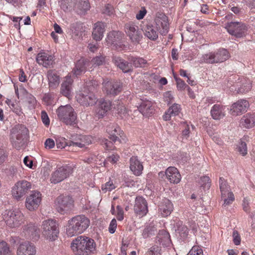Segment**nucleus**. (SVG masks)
<instances>
[{
  "label": "nucleus",
  "mask_w": 255,
  "mask_h": 255,
  "mask_svg": "<svg viewBox=\"0 0 255 255\" xmlns=\"http://www.w3.org/2000/svg\"><path fill=\"white\" fill-rule=\"evenodd\" d=\"M89 63L87 60L83 58H81L77 61L75 63V67L72 70L73 74L76 76H78L85 73Z\"/></svg>",
  "instance_id": "c85d7f7f"
},
{
  "label": "nucleus",
  "mask_w": 255,
  "mask_h": 255,
  "mask_svg": "<svg viewBox=\"0 0 255 255\" xmlns=\"http://www.w3.org/2000/svg\"><path fill=\"white\" fill-rule=\"evenodd\" d=\"M154 230L150 227L146 228L143 231L142 236L144 238H151L154 235Z\"/></svg>",
  "instance_id": "864d4df0"
},
{
  "label": "nucleus",
  "mask_w": 255,
  "mask_h": 255,
  "mask_svg": "<svg viewBox=\"0 0 255 255\" xmlns=\"http://www.w3.org/2000/svg\"><path fill=\"white\" fill-rule=\"evenodd\" d=\"M158 239H170V236L169 233L165 230L159 231L157 235Z\"/></svg>",
  "instance_id": "13d9d810"
},
{
  "label": "nucleus",
  "mask_w": 255,
  "mask_h": 255,
  "mask_svg": "<svg viewBox=\"0 0 255 255\" xmlns=\"http://www.w3.org/2000/svg\"><path fill=\"white\" fill-rule=\"evenodd\" d=\"M10 250L7 244L4 241L0 242V255H9Z\"/></svg>",
  "instance_id": "c03bdc74"
},
{
  "label": "nucleus",
  "mask_w": 255,
  "mask_h": 255,
  "mask_svg": "<svg viewBox=\"0 0 255 255\" xmlns=\"http://www.w3.org/2000/svg\"><path fill=\"white\" fill-rule=\"evenodd\" d=\"M28 133L27 128L24 126L20 125L16 133L13 134L11 137L12 145L16 149H19L24 143Z\"/></svg>",
  "instance_id": "2eb2a0df"
},
{
  "label": "nucleus",
  "mask_w": 255,
  "mask_h": 255,
  "mask_svg": "<svg viewBox=\"0 0 255 255\" xmlns=\"http://www.w3.org/2000/svg\"><path fill=\"white\" fill-rule=\"evenodd\" d=\"M146 9L144 7H142L141 9L136 14V18L138 20L142 19L146 14Z\"/></svg>",
  "instance_id": "774afa93"
},
{
  "label": "nucleus",
  "mask_w": 255,
  "mask_h": 255,
  "mask_svg": "<svg viewBox=\"0 0 255 255\" xmlns=\"http://www.w3.org/2000/svg\"><path fill=\"white\" fill-rule=\"evenodd\" d=\"M224 199V204L223 205L224 206H226L227 205H229L232 203V202L235 200V197L234 194L233 192H228V194H227L226 197L222 198Z\"/></svg>",
  "instance_id": "de8ad7c7"
},
{
  "label": "nucleus",
  "mask_w": 255,
  "mask_h": 255,
  "mask_svg": "<svg viewBox=\"0 0 255 255\" xmlns=\"http://www.w3.org/2000/svg\"><path fill=\"white\" fill-rule=\"evenodd\" d=\"M106 57L104 55H100L94 57L90 62V64H91L92 67H95L103 65L105 63Z\"/></svg>",
  "instance_id": "a19ab883"
},
{
  "label": "nucleus",
  "mask_w": 255,
  "mask_h": 255,
  "mask_svg": "<svg viewBox=\"0 0 255 255\" xmlns=\"http://www.w3.org/2000/svg\"><path fill=\"white\" fill-rule=\"evenodd\" d=\"M98 86L95 81L86 84V87L77 94V101L82 105L86 107L94 105L97 102V98L94 94Z\"/></svg>",
  "instance_id": "f03ea898"
},
{
  "label": "nucleus",
  "mask_w": 255,
  "mask_h": 255,
  "mask_svg": "<svg viewBox=\"0 0 255 255\" xmlns=\"http://www.w3.org/2000/svg\"><path fill=\"white\" fill-rule=\"evenodd\" d=\"M75 7L77 8L78 12L83 14L89 10L90 6L88 0H77Z\"/></svg>",
  "instance_id": "f704fd0d"
},
{
  "label": "nucleus",
  "mask_w": 255,
  "mask_h": 255,
  "mask_svg": "<svg viewBox=\"0 0 255 255\" xmlns=\"http://www.w3.org/2000/svg\"><path fill=\"white\" fill-rule=\"evenodd\" d=\"M238 151L243 156H245L247 154L248 149L247 144L245 142L242 140H240L238 146Z\"/></svg>",
  "instance_id": "49530a36"
},
{
  "label": "nucleus",
  "mask_w": 255,
  "mask_h": 255,
  "mask_svg": "<svg viewBox=\"0 0 255 255\" xmlns=\"http://www.w3.org/2000/svg\"><path fill=\"white\" fill-rule=\"evenodd\" d=\"M138 110L143 116H150L153 112L151 102L148 100L142 101L138 107Z\"/></svg>",
  "instance_id": "72a5a7b5"
},
{
  "label": "nucleus",
  "mask_w": 255,
  "mask_h": 255,
  "mask_svg": "<svg viewBox=\"0 0 255 255\" xmlns=\"http://www.w3.org/2000/svg\"><path fill=\"white\" fill-rule=\"evenodd\" d=\"M103 13L108 15H111L114 13V7L113 6L109 4H107L105 6L104 9H103Z\"/></svg>",
  "instance_id": "052dcab7"
},
{
  "label": "nucleus",
  "mask_w": 255,
  "mask_h": 255,
  "mask_svg": "<svg viewBox=\"0 0 255 255\" xmlns=\"http://www.w3.org/2000/svg\"><path fill=\"white\" fill-rule=\"evenodd\" d=\"M250 107L249 102L244 99H241L232 104L230 113L232 116H237L246 112Z\"/></svg>",
  "instance_id": "f3484780"
},
{
  "label": "nucleus",
  "mask_w": 255,
  "mask_h": 255,
  "mask_svg": "<svg viewBox=\"0 0 255 255\" xmlns=\"http://www.w3.org/2000/svg\"><path fill=\"white\" fill-rule=\"evenodd\" d=\"M133 210L135 214L140 217L146 215L148 212V208L145 199L142 197H137L135 200Z\"/></svg>",
  "instance_id": "6ab92c4d"
},
{
  "label": "nucleus",
  "mask_w": 255,
  "mask_h": 255,
  "mask_svg": "<svg viewBox=\"0 0 255 255\" xmlns=\"http://www.w3.org/2000/svg\"><path fill=\"white\" fill-rule=\"evenodd\" d=\"M41 119L42 122L45 126H49L50 124V120L46 112L44 111L41 112Z\"/></svg>",
  "instance_id": "0e129e2a"
},
{
  "label": "nucleus",
  "mask_w": 255,
  "mask_h": 255,
  "mask_svg": "<svg viewBox=\"0 0 255 255\" xmlns=\"http://www.w3.org/2000/svg\"><path fill=\"white\" fill-rule=\"evenodd\" d=\"M94 240H73L71 248L77 255H88L95 248Z\"/></svg>",
  "instance_id": "6e6552de"
},
{
  "label": "nucleus",
  "mask_w": 255,
  "mask_h": 255,
  "mask_svg": "<svg viewBox=\"0 0 255 255\" xmlns=\"http://www.w3.org/2000/svg\"><path fill=\"white\" fill-rule=\"evenodd\" d=\"M73 4V0H62L60 3V6L64 11H66L72 7Z\"/></svg>",
  "instance_id": "3c124183"
},
{
  "label": "nucleus",
  "mask_w": 255,
  "mask_h": 255,
  "mask_svg": "<svg viewBox=\"0 0 255 255\" xmlns=\"http://www.w3.org/2000/svg\"><path fill=\"white\" fill-rule=\"evenodd\" d=\"M48 81V85L50 89H55L59 85L60 77L57 72L54 70H49L46 73Z\"/></svg>",
  "instance_id": "4be33fe9"
},
{
  "label": "nucleus",
  "mask_w": 255,
  "mask_h": 255,
  "mask_svg": "<svg viewBox=\"0 0 255 255\" xmlns=\"http://www.w3.org/2000/svg\"><path fill=\"white\" fill-rule=\"evenodd\" d=\"M56 112L58 119L66 125L74 126L77 124V114L71 105L61 106Z\"/></svg>",
  "instance_id": "20e7f679"
},
{
  "label": "nucleus",
  "mask_w": 255,
  "mask_h": 255,
  "mask_svg": "<svg viewBox=\"0 0 255 255\" xmlns=\"http://www.w3.org/2000/svg\"><path fill=\"white\" fill-rule=\"evenodd\" d=\"M72 83L73 80L71 77L66 76L61 85L60 93L68 98L71 97Z\"/></svg>",
  "instance_id": "bb28decb"
},
{
  "label": "nucleus",
  "mask_w": 255,
  "mask_h": 255,
  "mask_svg": "<svg viewBox=\"0 0 255 255\" xmlns=\"http://www.w3.org/2000/svg\"><path fill=\"white\" fill-rule=\"evenodd\" d=\"M129 60L135 67H144L147 64V61L140 57H131Z\"/></svg>",
  "instance_id": "ea45409f"
},
{
  "label": "nucleus",
  "mask_w": 255,
  "mask_h": 255,
  "mask_svg": "<svg viewBox=\"0 0 255 255\" xmlns=\"http://www.w3.org/2000/svg\"><path fill=\"white\" fill-rule=\"evenodd\" d=\"M159 246H161V248H169L172 246L171 240H158L157 242Z\"/></svg>",
  "instance_id": "4d7b16f0"
},
{
  "label": "nucleus",
  "mask_w": 255,
  "mask_h": 255,
  "mask_svg": "<svg viewBox=\"0 0 255 255\" xmlns=\"http://www.w3.org/2000/svg\"><path fill=\"white\" fill-rule=\"evenodd\" d=\"M98 106L107 112L111 109L112 104L110 101H107L105 100V99H101L98 101Z\"/></svg>",
  "instance_id": "37998d69"
},
{
  "label": "nucleus",
  "mask_w": 255,
  "mask_h": 255,
  "mask_svg": "<svg viewBox=\"0 0 255 255\" xmlns=\"http://www.w3.org/2000/svg\"><path fill=\"white\" fill-rule=\"evenodd\" d=\"M187 255H203V251L199 246H193Z\"/></svg>",
  "instance_id": "5fc2aeb1"
},
{
  "label": "nucleus",
  "mask_w": 255,
  "mask_h": 255,
  "mask_svg": "<svg viewBox=\"0 0 255 255\" xmlns=\"http://www.w3.org/2000/svg\"><path fill=\"white\" fill-rule=\"evenodd\" d=\"M42 235L47 239H56L58 237L59 230L56 220L49 219L42 222Z\"/></svg>",
  "instance_id": "0eeeda50"
},
{
  "label": "nucleus",
  "mask_w": 255,
  "mask_h": 255,
  "mask_svg": "<svg viewBox=\"0 0 255 255\" xmlns=\"http://www.w3.org/2000/svg\"><path fill=\"white\" fill-rule=\"evenodd\" d=\"M103 90L107 95H117L122 91V84L118 81L104 82Z\"/></svg>",
  "instance_id": "a211bd4d"
},
{
  "label": "nucleus",
  "mask_w": 255,
  "mask_h": 255,
  "mask_svg": "<svg viewBox=\"0 0 255 255\" xmlns=\"http://www.w3.org/2000/svg\"><path fill=\"white\" fill-rule=\"evenodd\" d=\"M128 240H122V245L121 247V253L122 255H127V248L129 245Z\"/></svg>",
  "instance_id": "338daca9"
},
{
  "label": "nucleus",
  "mask_w": 255,
  "mask_h": 255,
  "mask_svg": "<svg viewBox=\"0 0 255 255\" xmlns=\"http://www.w3.org/2000/svg\"><path fill=\"white\" fill-rule=\"evenodd\" d=\"M90 224L89 220L85 216H76L68 221L66 229L68 237H72L82 233Z\"/></svg>",
  "instance_id": "7ed1b4c3"
},
{
  "label": "nucleus",
  "mask_w": 255,
  "mask_h": 255,
  "mask_svg": "<svg viewBox=\"0 0 255 255\" xmlns=\"http://www.w3.org/2000/svg\"><path fill=\"white\" fill-rule=\"evenodd\" d=\"M219 187L221 193V197H226L227 194L228 192H232L230 191V187L228 185L227 180H226L223 177H220L219 178Z\"/></svg>",
  "instance_id": "c9c22d12"
},
{
  "label": "nucleus",
  "mask_w": 255,
  "mask_h": 255,
  "mask_svg": "<svg viewBox=\"0 0 255 255\" xmlns=\"http://www.w3.org/2000/svg\"><path fill=\"white\" fill-rule=\"evenodd\" d=\"M154 230L150 227L146 228L143 231L142 236L144 238H151L154 235Z\"/></svg>",
  "instance_id": "603ef678"
},
{
  "label": "nucleus",
  "mask_w": 255,
  "mask_h": 255,
  "mask_svg": "<svg viewBox=\"0 0 255 255\" xmlns=\"http://www.w3.org/2000/svg\"><path fill=\"white\" fill-rule=\"evenodd\" d=\"M41 201V194L38 191H32L25 200V207L29 211L37 209Z\"/></svg>",
  "instance_id": "dca6fc26"
},
{
  "label": "nucleus",
  "mask_w": 255,
  "mask_h": 255,
  "mask_svg": "<svg viewBox=\"0 0 255 255\" xmlns=\"http://www.w3.org/2000/svg\"><path fill=\"white\" fill-rule=\"evenodd\" d=\"M173 209L172 204L168 199H165L159 207L160 211L163 217L169 215L172 211Z\"/></svg>",
  "instance_id": "473e14b6"
},
{
  "label": "nucleus",
  "mask_w": 255,
  "mask_h": 255,
  "mask_svg": "<svg viewBox=\"0 0 255 255\" xmlns=\"http://www.w3.org/2000/svg\"><path fill=\"white\" fill-rule=\"evenodd\" d=\"M161 247L159 246L157 242L156 244L148 249L146 255H161Z\"/></svg>",
  "instance_id": "79ce46f5"
},
{
  "label": "nucleus",
  "mask_w": 255,
  "mask_h": 255,
  "mask_svg": "<svg viewBox=\"0 0 255 255\" xmlns=\"http://www.w3.org/2000/svg\"><path fill=\"white\" fill-rule=\"evenodd\" d=\"M176 81L177 88L179 90H183L186 87L188 86L185 84V83L180 78H177L175 77Z\"/></svg>",
  "instance_id": "6e6d98bb"
},
{
  "label": "nucleus",
  "mask_w": 255,
  "mask_h": 255,
  "mask_svg": "<svg viewBox=\"0 0 255 255\" xmlns=\"http://www.w3.org/2000/svg\"><path fill=\"white\" fill-rule=\"evenodd\" d=\"M253 118L252 114H247L244 116L240 121L241 126L248 128L254 127Z\"/></svg>",
  "instance_id": "4c0bfd02"
},
{
  "label": "nucleus",
  "mask_w": 255,
  "mask_h": 255,
  "mask_svg": "<svg viewBox=\"0 0 255 255\" xmlns=\"http://www.w3.org/2000/svg\"><path fill=\"white\" fill-rule=\"evenodd\" d=\"M201 186L205 189H209L211 183L210 178L208 176H204L201 177L200 180Z\"/></svg>",
  "instance_id": "09e8293b"
},
{
  "label": "nucleus",
  "mask_w": 255,
  "mask_h": 255,
  "mask_svg": "<svg viewBox=\"0 0 255 255\" xmlns=\"http://www.w3.org/2000/svg\"><path fill=\"white\" fill-rule=\"evenodd\" d=\"M113 61L124 73H128L132 71L131 64L120 57L114 56Z\"/></svg>",
  "instance_id": "a878e982"
},
{
  "label": "nucleus",
  "mask_w": 255,
  "mask_h": 255,
  "mask_svg": "<svg viewBox=\"0 0 255 255\" xmlns=\"http://www.w3.org/2000/svg\"><path fill=\"white\" fill-rule=\"evenodd\" d=\"M124 30L133 43H138L142 37L141 31L133 22L129 21L126 23L124 26Z\"/></svg>",
  "instance_id": "f8f14e48"
},
{
  "label": "nucleus",
  "mask_w": 255,
  "mask_h": 255,
  "mask_svg": "<svg viewBox=\"0 0 255 255\" xmlns=\"http://www.w3.org/2000/svg\"><path fill=\"white\" fill-rule=\"evenodd\" d=\"M166 176L170 183H178L181 180V175L175 167H169L165 172Z\"/></svg>",
  "instance_id": "b1692460"
},
{
  "label": "nucleus",
  "mask_w": 255,
  "mask_h": 255,
  "mask_svg": "<svg viewBox=\"0 0 255 255\" xmlns=\"http://www.w3.org/2000/svg\"><path fill=\"white\" fill-rule=\"evenodd\" d=\"M225 107L220 105L215 104L211 110V115L214 120H220L225 116Z\"/></svg>",
  "instance_id": "c756f323"
},
{
  "label": "nucleus",
  "mask_w": 255,
  "mask_h": 255,
  "mask_svg": "<svg viewBox=\"0 0 255 255\" xmlns=\"http://www.w3.org/2000/svg\"><path fill=\"white\" fill-rule=\"evenodd\" d=\"M55 144L54 140L51 138L47 139L44 142L45 147L48 149L53 148L55 146Z\"/></svg>",
  "instance_id": "69168bd1"
},
{
  "label": "nucleus",
  "mask_w": 255,
  "mask_h": 255,
  "mask_svg": "<svg viewBox=\"0 0 255 255\" xmlns=\"http://www.w3.org/2000/svg\"><path fill=\"white\" fill-rule=\"evenodd\" d=\"M113 105L114 106V108L117 111L118 113L120 115L122 118H126L128 114L127 109L120 101H115V103H114Z\"/></svg>",
  "instance_id": "58836bf2"
},
{
  "label": "nucleus",
  "mask_w": 255,
  "mask_h": 255,
  "mask_svg": "<svg viewBox=\"0 0 255 255\" xmlns=\"http://www.w3.org/2000/svg\"><path fill=\"white\" fill-rule=\"evenodd\" d=\"M116 187V186L114 183L113 181L110 180L105 184L102 185L101 189L104 193H106L108 191H111L112 190L115 189Z\"/></svg>",
  "instance_id": "a18cd8bd"
},
{
  "label": "nucleus",
  "mask_w": 255,
  "mask_h": 255,
  "mask_svg": "<svg viewBox=\"0 0 255 255\" xmlns=\"http://www.w3.org/2000/svg\"><path fill=\"white\" fill-rule=\"evenodd\" d=\"M175 232L177 234H179L180 238H185L188 235V229L186 226L183 224L182 222L178 221L176 223Z\"/></svg>",
  "instance_id": "e433bc0d"
},
{
  "label": "nucleus",
  "mask_w": 255,
  "mask_h": 255,
  "mask_svg": "<svg viewBox=\"0 0 255 255\" xmlns=\"http://www.w3.org/2000/svg\"><path fill=\"white\" fill-rule=\"evenodd\" d=\"M143 165L136 157H132L130 159V169L133 174L138 176L143 170Z\"/></svg>",
  "instance_id": "2f4dec72"
},
{
  "label": "nucleus",
  "mask_w": 255,
  "mask_h": 255,
  "mask_svg": "<svg viewBox=\"0 0 255 255\" xmlns=\"http://www.w3.org/2000/svg\"><path fill=\"white\" fill-rule=\"evenodd\" d=\"M105 25L104 23L98 21L94 25L92 37L96 41H100L103 37L105 32Z\"/></svg>",
  "instance_id": "393cba45"
},
{
  "label": "nucleus",
  "mask_w": 255,
  "mask_h": 255,
  "mask_svg": "<svg viewBox=\"0 0 255 255\" xmlns=\"http://www.w3.org/2000/svg\"><path fill=\"white\" fill-rule=\"evenodd\" d=\"M23 233L26 238L36 239L40 237L39 229L32 225L25 227L23 229Z\"/></svg>",
  "instance_id": "cd10ccee"
},
{
  "label": "nucleus",
  "mask_w": 255,
  "mask_h": 255,
  "mask_svg": "<svg viewBox=\"0 0 255 255\" xmlns=\"http://www.w3.org/2000/svg\"><path fill=\"white\" fill-rule=\"evenodd\" d=\"M36 254L35 246L28 241L21 243L17 250V255H35Z\"/></svg>",
  "instance_id": "aec40b11"
},
{
  "label": "nucleus",
  "mask_w": 255,
  "mask_h": 255,
  "mask_svg": "<svg viewBox=\"0 0 255 255\" xmlns=\"http://www.w3.org/2000/svg\"><path fill=\"white\" fill-rule=\"evenodd\" d=\"M124 34L119 31H112L110 32L106 38L107 43L113 45L118 51H121L126 47L123 43Z\"/></svg>",
  "instance_id": "9b49d317"
},
{
  "label": "nucleus",
  "mask_w": 255,
  "mask_h": 255,
  "mask_svg": "<svg viewBox=\"0 0 255 255\" xmlns=\"http://www.w3.org/2000/svg\"><path fill=\"white\" fill-rule=\"evenodd\" d=\"M225 28L230 34L237 38L245 36L247 31L246 25L240 22H229L226 24Z\"/></svg>",
  "instance_id": "4468645a"
},
{
  "label": "nucleus",
  "mask_w": 255,
  "mask_h": 255,
  "mask_svg": "<svg viewBox=\"0 0 255 255\" xmlns=\"http://www.w3.org/2000/svg\"><path fill=\"white\" fill-rule=\"evenodd\" d=\"M236 86L238 87L237 92L243 94L250 91L252 88V83L250 80L243 78L240 81L237 82Z\"/></svg>",
  "instance_id": "7c9ffc66"
},
{
  "label": "nucleus",
  "mask_w": 255,
  "mask_h": 255,
  "mask_svg": "<svg viewBox=\"0 0 255 255\" xmlns=\"http://www.w3.org/2000/svg\"><path fill=\"white\" fill-rule=\"evenodd\" d=\"M36 60L39 65L46 68L52 65L54 62V57L45 52L39 53Z\"/></svg>",
  "instance_id": "412c9836"
},
{
  "label": "nucleus",
  "mask_w": 255,
  "mask_h": 255,
  "mask_svg": "<svg viewBox=\"0 0 255 255\" xmlns=\"http://www.w3.org/2000/svg\"><path fill=\"white\" fill-rule=\"evenodd\" d=\"M32 185L30 182L23 180L17 182L12 189V194L17 200L20 199L29 190L31 189Z\"/></svg>",
  "instance_id": "ddd939ff"
},
{
  "label": "nucleus",
  "mask_w": 255,
  "mask_h": 255,
  "mask_svg": "<svg viewBox=\"0 0 255 255\" xmlns=\"http://www.w3.org/2000/svg\"><path fill=\"white\" fill-rule=\"evenodd\" d=\"M106 113L107 112L105 111L98 106L95 110V116L98 119H101L103 118L106 115Z\"/></svg>",
  "instance_id": "bf43d9fd"
},
{
  "label": "nucleus",
  "mask_w": 255,
  "mask_h": 255,
  "mask_svg": "<svg viewBox=\"0 0 255 255\" xmlns=\"http://www.w3.org/2000/svg\"><path fill=\"white\" fill-rule=\"evenodd\" d=\"M55 205L57 211L63 214L73 209L74 201L72 197L69 196L61 195L56 198Z\"/></svg>",
  "instance_id": "1a4fd4ad"
},
{
  "label": "nucleus",
  "mask_w": 255,
  "mask_h": 255,
  "mask_svg": "<svg viewBox=\"0 0 255 255\" xmlns=\"http://www.w3.org/2000/svg\"><path fill=\"white\" fill-rule=\"evenodd\" d=\"M117 218L119 221H122L124 219V211L122 207L119 205L117 206Z\"/></svg>",
  "instance_id": "680f3d73"
},
{
  "label": "nucleus",
  "mask_w": 255,
  "mask_h": 255,
  "mask_svg": "<svg viewBox=\"0 0 255 255\" xmlns=\"http://www.w3.org/2000/svg\"><path fill=\"white\" fill-rule=\"evenodd\" d=\"M73 173V168L67 165L60 166L52 172L50 178L51 182L54 184L65 180Z\"/></svg>",
  "instance_id": "9d476101"
},
{
  "label": "nucleus",
  "mask_w": 255,
  "mask_h": 255,
  "mask_svg": "<svg viewBox=\"0 0 255 255\" xmlns=\"http://www.w3.org/2000/svg\"><path fill=\"white\" fill-rule=\"evenodd\" d=\"M106 131L109 134L110 139L114 142L118 139V136L122 137L123 134L120 128L114 123L110 124L107 127Z\"/></svg>",
  "instance_id": "5701e85b"
},
{
  "label": "nucleus",
  "mask_w": 255,
  "mask_h": 255,
  "mask_svg": "<svg viewBox=\"0 0 255 255\" xmlns=\"http://www.w3.org/2000/svg\"><path fill=\"white\" fill-rule=\"evenodd\" d=\"M2 217L7 226L16 228L24 223V215L19 209L5 210L2 214Z\"/></svg>",
  "instance_id": "39448f33"
},
{
  "label": "nucleus",
  "mask_w": 255,
  "mask_h": 255,
  "mask_svg": "<svg viewBox=\"0 0 255 255\" xmlns=\"http://www.w3.org/2000/svg\"><path fill=\"white\" fill-rule=\"evenodd\" d=\"M180 106L177 104H173L168 109V112L170 113L173 116L178 115L180 113Z\"/></svg>",
  "instance_id": "8fccbe9b"
},
{
  "label": "nucleus",
  "mask_w": 255,
  "mask_h": 255,
  "mask_svg": "<svg viewBox=\"0 0 255 255\" xmlns=\"http://www.w3.org/2000/svg\"><path fill=\"white\" fill-rule=\"evenodd\" d=\"M117 227V221L115 219H112L111 221L109 227V231L110 233L113 234L115 233Z\"/></svg>",
  "instance_id": "e2e57ef3"
},
{
  "label": "nucleus",
  "mask_w": 255,
  "mask_h": 255,
  "mask_svg": "<svg viewBox=\"0 0 255 255\" xmlns=\"http://www.w3.org/2000/svg\"><path fill=\"white\" fill-rule=\"evenodd\" d=\"M154 21L155 26L150 23H147L143 27L145 36L152 40L157 39L158 32L161 35H165L169 29L168 19L164 14L160 13L157 14Z\"/></svg>",
  "instance_id": "f257e3e1"
},
{
  "label": "nucleus",
  "mask_w": 255,
  "mask_h": 255,
  "mask_svg": "<svg viewBox=\"0 0 255 255\" xmlns=\"http://www.w3.org/2000/svg\"><path fill=\"white\" fill-rule=\"evenodd\" d=\"M229 52L225 49H220L217 51L203 55L201 61L209 64L219 63L224 62L229 58Z\"/></svg>",
  "instance_id": "423d86ee"
}]
</instances>
